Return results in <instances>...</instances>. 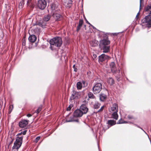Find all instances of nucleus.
Segmentation results:
<instances>
[{
  "label": "nucleus",
  "instance_id": "1",
  "mask_svg": "<svg viewBox=\"0 0 151 151\" xmlns=\"http://www.w3.org/2000/svg\"><path fill=\"white\" fill-rule=\"evenodd\" d=\"M118 105L114 103L111 105L109 109V112L112 113L111 118L116 120L118 119V115L117 112L118 111Z\"/></svg>",
  "mask_w": 151,
  "mask_h": 151
},
{
  "label": "nucleus",
  "instance_id": "2",
  "mask_svg": "<svg viewBox=\"0 0 151 151\" xmlns=\"http://www.w3.org/2000/svg\"><path fill=\"white\" fill-rule=\"evenodd\" d=\"M50 48L52 50H54L60 46L62 44L61 39L60 37L53 38L50 41Z\"/></svg>",
  "mask_w": 151,
  "mask_h": 151
},
{
  "label": "nucleus",
  "instance_id": "3",
  "mask_svg": "<svg viewBox=\"0 0 151 151\" xmlns=\"http://www.w3.org/2000/svg\"><path fill=\"white\" fill-rule=\"evenodd\" d=\"M22 136L18 137H17L12 147L14 151H18V149L20 147L22 144Z\"/></svg>",
  "mask_w": 151,
  "mask_h": 151
},
{
  "label": "nucleus",
  "instance_id": "4",
  "mask_svg": "<svg viewBox=\"0 0 151 151\" xmlns=\"http://www.w3.org/2000/svg\"><path fill=\"white\" fill-rule=\"evenodd\" d=\"M50 15H45L43 18L42 21L38 23V25L42 28H44L46 25L47 22L50 19Z\"/></svg>",
  "mask_w": 151,
  "mask_h": 151
},
{
  "label": "nucleus",
  "instance_id": "5",
  "mask_svg": "<svg viewBox=\"0 0 151 151\" xmlns=\"http://www.w3.org/2000/svg\"><path fill=\"white\" fill-rule=\"evenodd\" d=\"M102 88V85L101 83H97L95 84L92 88L94 94L99 93Z\"/></svg>",
  "mask_w": 151,
  "mask_h": 151
},
{
  "label": "nucleus",
  "instance_id": "6",
  "mask_svg": "<svg viewBox=\"0 0 151 151\" xmlns=\"http://www.w3.org/2000/svg\"><path fill=\"white\" fill-rule=\"evenodd\" d=\"M110 67L112 73H114L119 74L120 72V68H119L118 69H117L116 65L114 62H111L110 65Z\"/></svg>",
  "mask_w": 151,
  "mask_h": 151
},
{
  "label": "nucleus",
  "instance_id": "7",
  "mask_svg": "<svg viewBox=\"0 0 151 151\" xmlns=\"http://www.w3.org/2000/svg\"><path fill=\"white\" fill-rule=\"evenodd\" d=\"M88 84V83L84 81H78L76 83L77 88L78 90H81L82 87H86Z\"/></svg>",
  "mask_w": 151,
  "mask_h": 151
},
{
  "label": "nucleus",
  "instance_id": "8",
  "mask_svg": "<svg viewBox=\"0 0 151 151\" xmlns=\"http://www.w3.org/2000/svg\"><path fill=\"white\" fill-rule=\"evenodd\" d=\"M143 23H146L148 25H151V12H149L148 15L146 16L142 20Z\"/></svg>",
  "mask_w": 151,
  "mask_h": 151
},
{
  "label": "nucleus",
  "instance_id": "9",
  "mask_svg": "<svg viewBox=\"0 0 151 151\" xmlns=\"http://www.w3.org/2000/svg\"><path fill=\"white\" fill-rule=\"evenodd\" d=\"M37 6L40 9L43 10L46 6V1L45 0H39L37 3Z\"/></svg>",
  "mask_w": 151,
  "mask_h": 151
},
{
  "label": "nucleus",
  "instance_id": "10",
  "mask_svg": "<svg viewBox=\"0 0 151 151\" xmlns=\"http://www.w3.org/2000/svg\"><path fill=\"white\" fill-rule=\"evenodd\" d=\"M99 63L107 61L110 58L109 56L104 54H102L99 56Z\"/></svg>",
  "mask_w": 151,
  "mask_h": 151
},
{
  "label": "nucleus",
  "instance_id": "11",
  "mask_svg": "<svg viewBox=\"0 0 151 151\" xmlns=\"http://www.w3.org/2000/svg\"><path fill=\"white\" fill-rule=\"evenodd\" d=\"M110 41L108 39H104L101 40L100 41V44L99 45L100 47H103L104 46L109 45L110 44Z\"/></svg>",
  "mask_w": 151,
  "mask_h": 151
},
{
  "label": "nucleus",
  "instance_id": "12",
  "mask_svg": "<svg viewBox=\"0 0 151 151\" xmlns=\"http://www.w3.org/2000/svg\"><path fill=\"white\" fill-rule=\"evenodd\" d=\"M81 93L79 92H75L71 95L70 97L71 100H76L80 98Z\"/></svg>",
  "mask_w": 151,
  "mask_h": 151
},
{
  "label": "nucleus",
  "instance_id": "13",
  "mask_svg": "<svg viewBox=\"0 0 151 151\" xmlns=\"http://www.w3.org/2000/svg\"><path fill=\"white\" fill-rule=\"evenodd\" d=\"M28 122L26 120H22L19 122V126L22 128L25 127L28 124Z\"/></svg>",
  "mask_w": 151,
  "mask_h": 151
},
{
  "label": "nucleus",
  "instance_id": "14",
  "mask_svg": "<svg viewBox=\"0 0 151 151\" xmlns=\"http://www.w3.org/2000/svg\"><path fill=\"white\" fill-rule=\"evenodd\" d=\"M83 115L82 111L80 109L76 110L74 112V116L76 117H80Z\"/></svg>",
  "mask_w": 151,
  "mask_h": 151
},
{
  "label": "nucleus",
  "instance_id": "15",
  "mask_svg": "<svg viewBox=\"0 0 151 151\" xmlns=\"http://www.w3.org/2000/svg\"><path fill=\"white\" fill-rule=\"evenodd\" d=\"M80 109L82 111L83 114H86L88 111V109L85 105L83 104L81 105Z\"/></svg>",
  "mask_w": 151,
  "mask_h": 151
},
{
  "label": "nucleus",
  "instance_id": "16",
  "mask_svg": "<svg viewBox=\"0 0 151 151\" xmlns=\"http://www.w3.org/2000/svg\"><path fill=\"white\" fill-rule=\"evenodd\" d=\"M107 98V96L104 93H101L99 95V99L101 101H104Z\"/></svg>",
  "mask_w": 151,
  "mask_h": 151
},
{
  "label": "nucleus",
  "instance_id": "17",
  "mask_svg": "<svg viewBox=\"0 0 151 151\" xmlns=\"http://www.w3.org/2000/svg\"><path fill=\"white\" fill-rule=\"evenodd\" d=\"M103 50V52L104 53H107L109 52L110 47L109 45L104 46L101 47Z\"/></svg>",
  "mask_w": 151,
  "mask_h": 151
},
{
  "label": "nucleus",
  "instance_id": "18",
  "mask_svg": "<svg viewBox=\"0 0 151 151\" xmlns=\"http://www.w3.org/2000/svg\"><path fill=\"white\" fill-rule=\"evenodd\" d=\"M37 37L34 35H30L29 37V41L32 42H34L36 40Z\"/></svg>",
  "mask_w": 151,
  "mask_h": 151
},
{
  "label": "nucleus",
  "instance_id": "19",
  "mask_svg": "<svg viewBox=\"0 0 151 151\" xmlns=\"http://www.w3.org/2000/svg\"><path fill=\"white\" fill-rule=\"evenodd\" d=\"M52 12H54L57 10L58 5L55 3L52 4L51 5Z\"/></svg>",
  "mask_w": 151,
  "mask_h": 151
},
{
  "label": "nucleus",
  "instance_id": "20",
  "mask_svg": "<svg viewBox=\"0 0 151 151\" xmlns=\"http://www.w3.org/2000/svg\"><path fill=\"white\" fill-rule=\"evenodd\" d=\"M98 41L96 40H93L90 41V43L92 47H96L98 45Z\"/></svg>",
  "mask_w": 151,
  "mask_h": 151
},
{
  "label": "nucleus",
  "instance_id": "21",
  "mask_svg": "<svg viewBox=\"0 0 151 151\" xmlns=\"http://www.w3.org/2000/svg\"><path fill=\"white\" fill-rule=\"evenodd\" d=\"M53 17L56 20H58L60 17V15L58 14L55 13L54 12H53Z\"/></svg>",
  "mask_w": 151,
  "mask_h": 151
},
{
  "label": "nucleus",
  "instance_id": "22",
  "mask_svg": "<svg viewBox=\"0 0 151 151\" xmlns=\"http://www.w3.org/2000/svg\"><path fill=\"white\" fill-rule=\"evenodd\" d=\"M116 123V122L113 120H109L108 121V124L111 126L115 125Z\"/></svg>",
  "mask_w": 151,
  "mask_h": 151
},
{
  "label": "nucleus",
  "instance_id": "23",
  "mask_svg": "<svg viewBox=\"0 0 151 151\" xmlns=\"http://www.w3.org/2000/svg\"><path fill=\"white\" fill-rule=\"evenodd\" d=\"M108 82L110 85H113L114 83V81L113 78H109L108 80Z\"/></svg>",
  "mask_w": 151,
  "mask_h": 151
},
{
  "label": "nucleus",
  "instance_id": "24",
  "mask_svg": "<svg viewBox=\"0 0 151 151\" xmlns=\"http://www.w3.org/2000/svg\"><path fill=\"white\" fill-rule=\"evenodd\" d=\"M101 104L97 102H96L93 105V108L95 109H98L100 106Z\"/></svg>",
  "mask_w": 151,
  "mask_h": 151
},
{
  "label": "nucleus",
  "instance_id": "25",
  "mask_svg": "<svg viewBox=\"0 0 151 151\" xmlns=\"http://www.w3.org/2000/svg\"><path fill=\"white\" fill-rule=\"evenodd\" d=\"M145 11L146 12H151V5H148L147 6L145 9Z\"/></svg>",
  "mask_w": 151,
  "mask_h": 151
},
{
  "label": "nucleus",
  "instance_id": "26",
  "mask_svg": "<svg viewBox=\"0 0 151 151\" xmlns=\"http://www.w3.org/2000/svg\"><path fill=\"white\" fill-rule=\"evenodd\" d=\"M88 96L89 98L91 99H94L95 97L92 93L89 92L88 93Z\"/></svg>",
  "mask_w": 151,
  "mask_h": 151
},
{
  "label": "nucleus",
  "instance_id": "27",
  "mask_svg": "<svg viewBox=\"0 0 151 151\" xmlns=\"http://www.w3.org/2000/svg\"><path fill=\"white\" fill-rule=\"evenodd\" d=\"M72 2L73 1L72 0H69L67 3L68 6H67V7H68V8H70L71 7L72 5Z\"/></svg>",
  "mask_w": 151,
  "mask_h": 151
},
{
  "label": "nucleus",
  "instance_id": "28",
  "mask_svg": "<svg viewBox=\"0 0 151 151\" xmlns=\"http://www.w3.org/2000/svg\"><path fill=\"white\" fill-rule=\"evenodd\" d=\"M127 122L124 121L122 119H120L117 123V124H123V123H126Z\"/></svg>",
  "mask_w": 151,
  "mask_h": 151
},
{
  "label": "nucleus",
  "instance_id": "29",
  "mask_svg": "<svg viewBox=\"0 0 151 151\" xmlns=\"http://www.w3.org/2000/svg\"><path fill=\"white\" fill-rule=\"evenodd\" d=\"M73 104H70V105H69L68 107L67 108V111H71V109L73 107Z\"/></svg>",
  "mask_w": 151,
  "mask_h": 151
},
{
  "label": "nucleus",
  "instance_id": "30",
  "mask_svg": "<svg viewBox=\"0 0 151 151\" xmlns=\"http://www.w3.org/2000/svg\"><path fill=\"white\" fill-rule=\"evenodd\" d=\"M42 106H40L38 107V109L35 111V113H36L37 114H38L41 110Z\"/></svg>",
  "mask_w": 151,
  "mask_h": 151
},
{
  "label": "nucleus",
  "instance_id": "31",
  "mask_svg": "<svg viewBox=\"0 0 151 151\" xmlns=\"http://www.w3.org/2000/svg\"><path fill=\"white\" fill-rule=\"evenodd\" d=\"M83 23V21L82 19H80L79 20L78 25L82 26Z\"/></svg>",
  "mask_w": 151,
  "mask_h": 151
},
{
  "label": "nucleus",
  "instance_id": "32",
  "mask_svg": "<svg viewBox=\"0 0 151 151\" xmlns=\"http://www.w3.org/2000/svg\"><path fill=\"white\" fill-rule=\"evenodd\" d=\"M13 108V105H10L9 107V112L10 113Z\"/></svg>",
  "mask_w": 151,
  "mask_h": 151
},
{
  "label": "nucleus",
  "instance_id": "33",
  "mask_svg": "<svg viewBox=\"0 0 151 151\" xmlns=\"http://www.w3.org/2000/svg\"><path fill=\"white\" fill-rule=\"evenodd\" d=\"M23 6H24V5L23 4H22L21 3H19V8L20 9H22V8Z\"/></svg>",
  "mask_w": 151,
  "mask_h": 151
},
{
  "label": "nucleus",
  "instance_id": "34",
  "mask_svg": "<svg viewBox=\"0 0 151 151\" xmlns=\"http://www.w3.org/2000/svg\"><path fill=\"white\" fill-rule=\"evenodd\" d=\"M40 137H37L35 140V142H37L38 141V140L40 139Z\"/></svg>",
  "mask_w": 151,
  "mask_h": 151
},
{
  "label": "nucleus",
  "instance_id": "35",
  "mask_svg": "<svg viewBox=\"0 0 151 151\" xmlns=\"http://www.w3.org/2000/svg\"><path fill=\"white\" fill-rule=\"evenodd\" d=\"M81 26L78 25L76 27V31L78 32L80 29L81 28Z\"/></svg>",
  "mask_w": 151,
  "mask_h": 151
},
{
  "label": "nucleus",
  "instance_id": "36",
  "mask_svg": "<svg viewBox=\"0 0 151 151\" xmlns=\"http://www.w3.org/2000/svg\"><path fill=\"white\" fill-rule=\"evenodd\" d=\"M31 0H28L27 2V6L30 5V4L31 3Z\"/></svg>",
  "mask_w": 151,
  "mask_h": 151
},
{
  "label": "nucleus",
  "instance_id": "37",
  "mask_svg": "<svg viewBox=\"0 0 151 151\" xmlns=\"http://www.w3.org/2000/svg\"><path fill=\"white\" fill-rule=\"evenodd\" d=\"M104 106H101V108L98 111V112H99L102 111L104 109Z\"/></svg>",
  "mask_w": 151,
  "mask_h": 151
},
{
  "label": "nucleus",
  "instance_id": "38",
  "mask_svg": "<svg viewBox=\"0 0 151 151\" xmlns=\"http://www.w3.org/2000/svg\"><path fill=\"white\" fill-rule=\"evenodd\" d=\"M73 68L74 69V71L75 72H77V69L76 68L75 65H74L73 66Z\"/></svg>",
  "mask_w": 151,
  "mask_h": 151
},
{
  "label": "nucleus",
  "instance_id": "39",
  "mask_svg": "<svg viewBox=\"0 0 151 151\" xmlns=\"http://www.w3.org/2000/svg\"><path fill=\"white\" fill-rule=\"evenodd\" d=\"M26 132H27L26 130H25L24 131H23L21 132L22 134H23V135L25 134L26 133Z\"/></svg>",
  "mask_w": 151,
  "mask_h": 151
},
{
  "label": "nucleus",
  "instance_id": "40",
  "mask_svg": "<svg viewBox=\"0 0 151 151\" xmlns=\"http://www.w3.org/2000/svg\"><path fill=\"white\" fill-rule=\"evenodd\" d=\"M128 118L129 119H131L133 118V117L131 115H129L128 116Z\"/></svg>",
  "mask_w": 151,
  "mask_h": 151
},
{
  "label": "nucleus",
  "instance_id": "41",
  "mask_svg": "<svg viewBox=\"0 0 151 151\" xmlns=\"http://www.w3.org/2000/svg\"><path fill=\"white\" fill-rule=\"evenodd\" d=\"M135 126H136L137 127L139 128H140L141 129H142L143 131H144L145 132V131L142 128H141L139 126H138V125H137V124H134Z\"/></svg>",
  "mask_w": 151,
  "mask_h": 151
},
{
  "label": "nucleus",
  "instance_id": "42",
  "mask_svg": "<svg viewBox=\"0 0 151 151\" xmlns=\"http://www.w3.org/2000/svg\"><path fill=\"white\" fill-rule=\"evenodd\" d=\"M32 114H28L27 115V116L28 117H30L31 116H32Z\"/></svg>",
  "mask_w": 151,
  "mask_h": 151
},
{
  "label": "nucleus",
  "instance_id": "43",
  "mask_svg": "<svg viewBox=\"0 0 151 151\" xmlns=\"http://www.w3.org/2000/svg\"><path fill=\"white\" fill-rule=\"evenodd\" d=\"M73 121V120L72 119H71L70 120H68L67 118V120H66L67 122H72V121Z\"/></svg>",
  "mask_w": 151,
  "mask_h": 151
},
{
  "label": "nucleus",
  "instance_id": "44",
  "mask_svg": "<svg viewBox=\"0 0 151 151\" xmlns=\"http://www.w3.org/2000/svg\"><path fill=\"white\" fill-rule=\"evenodd\" d=\"M24 0H22L20 2L21 3H22V4H23L24 5Z\"/></svg>",
  "mask_w": 151,
  "mask_h": 151
},
{
  "label": "nucleus",
  "instance_id": "45",
  "mask_svg": "<svg viewBox=\"0 0 151 151\" xmlns=\"http://www.w3.org/2000/svg\"><path fill=\"white\" fill-rule=\"evenodd\" d=\"M22 134V132H21L20 133H19L18 134H17V136H20V135H21Z\"/></svg>",
  "mask_w": 151,
  "mask_h": 151
},
{
  "label": "nucleus",
  "instance_id": "46",
  "mask_svg": "<svg viewBox=\"0 0 151 151\" xmlns=\"http://www.w3.org/2000/svg\"><path fill=\"white\" fill-rule=\"evenodd\" d=\"M86 22L88 23V24H90V23L89 22H88L86 19Z\"/></svg>",
  "mask_w": 151,
  "mask_h": 151
},
{
  "label": "nucleus",
  "instance_id": "47",
  "mask_svg": "<svg viewBox=\"0 0 151 151\" xmlns=\"http://www.w3.org/2000/svg\"><path fill=\"white\" fill-rule=\"evenodd\" d=\"M139 14V12H138V13H137V15H136V17H137V16H138V15Z\"/></svg>",
  "mask_w": 151,
  "mask_h": 151
},
{
  "label": "nucleus",
  "instance_id": "48",
  "mask_svg": "<svg viewBox=\"0 0 151 151\" xmlns=\"http://www.w3.org/2000/svg\"><path fill=\"white\" fill-rule=\"evenodd\" d=\"M139 14V12H138V13H137V15H136V17H137V16H138V15Z\"/></svg>",
  "mask_w": 151,
  "mask_h": 151
},
{
  "label": "nucleus",
  "instance_id": "49",
  "mask_svg": "<svg viewBox=\"0 0 151 151\" xmlns=\"http://www.w3.org/2000/svg\"><path fill=\"white\" fill-rule=\"evenodd\" d=\"M25 44V43H24V42H22V45H24Z\"/></svg>",
  "mask_w": 151,
  "mask_h": 151
},
{
  "label": "nucleus",
  "instance_id": "50",
  "mask_svg": "<svg viewBox=\"0 0 151 151\" xmlns=\"http://www.w3.org/2000/svg\"><path fill=\"white\" fill-rule=\"evenodd\" d=\"M141 1H140V7H141Z\"/></svg>",
  "mask_w": 151,
  "mask_h": 151
},
{
  "label": "nucleus",
  "instance_id": "51",
  "mask_svg": "<svg viewBox=\"0 0 151 151\" xmlns=\"http://www.w3.org/2000/svg\"><path fill=\"white\" fill-rule=\"evenodd\" d=\"M114 34H115V35H116V33H114Z\"/></svg>",
  "mask_w": 151,
  "mask_h": 151
},
{
  "label": "nucleus",
  "instance_id": "52",
  "mask_svg": "<svg viewBox=\"0 0 151 151\" xmlns=\"http://www.w3.org/2000/svg\"><path fill=\"white\" fill-rule=\"evenodd\" d=\"M93 29L94 28V27H93Z\"/></svg>",
  "mask_w": 151,
  "mask_h": 151
}]
</instances>
